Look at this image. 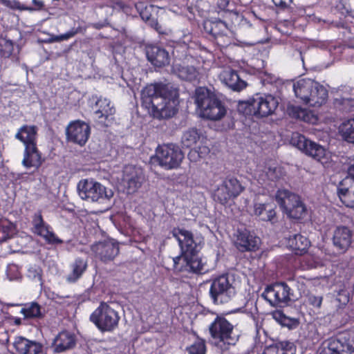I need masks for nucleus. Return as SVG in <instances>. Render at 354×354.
I'll use <instances>...</instances> for the list:
<instances>
[{
  "label": "nucleus",
  "mask_w": 354,
  "mask_h": 354,
  "mask_svg": "<svg viewBox=\"0 0 354 354\" xmlns=\"http://www.w3.org/2000/svg\"><path fill=\"white\" fill-rule=\"evenodd\" d=\"M171 92L161 83L147 84L141 92L142 106L153 118H169L176 113L171 102Z\"/></svg>",
  "instance_id": "obj_1"
},
{
  "label": "nucleus",
  "mask_w": 354,
  "mask_h": 354,
  "mask_svg": "<svg viewBox=\"0 0 354 354\" xmlns=\"http://www.w3.org/2000/svg\"><path fill=\"white\" fill-rule=\"evenodd\" d=\"M195 103L202 118L209 120H218L227 112L222 101L214 92L206 87H198L195 91Z\"/></svg>",
  "instance_id": "obj_2"
},
{
  "label": "nucleus",
  "mask_w": 354,
  "mask_h": 354,
  "mask_svg": "<svg viewBox=\"0 0 354 354\" xmlns=\"http://www.w3.org/2000/svg\"><path fill=\"white\" fill-rule=\"evenodd\" d=\"M278 104L277 100L271 95L261 96L256 94L248 100L239 102L237 110L243 115L261 118L272 115Z\"/></svg>",
  "instance_id": "obj_3"
},
{
  "label": "nucleus",
  "mask_w": 354,
  "mask_h": 354,
  "mask_svg": "<svg viewBox=\"0 0 354 354\" xmlns=\"http://www.w3.org/2000/svg\"><path fill=\"white\" fill-rule=\"evenodd\" d=\"M275 200L283 212L290 218L304 219L308 214L306 205L297 194L287 189H278L275 194Z\"/></svg>",
  "instance_id": "obj_4"
},
{
  "label": "nucleus",
  "mask_w": 354,
  "mask_h": 354,
  "mask_svg": "<svg viewBox=\"0 0 354 354\" xmlns=\"http://www.w3.org/2000/svg\"><path fill=\"white\" fill-rule=\"evenodd\" d=\"M120 317L111 303L101 301L99 306L90 315V321L101 332H112L119 324Z\"/></svg>",
  "instance_id": "obj_5"
},
{
  "label": "nucleus",
  "mask_w": 354,
  "mask_h": 354,
  "mask_svg": "<svg viewBox=\"0 0 354 354\" xmlns=\"http://www.w3.org/2000/svg\"><path fill=\"white\" fill-rule=\"evenodd\" d=\"M184 154L180 148L174 144L158 145L154 156H151L150 163H158L165 169H174L180 167Z\"/></svg>",
  "instance_id": "obj_6"
},
{
  "label": "nucleus",
  "mask_w": 354,
  "mask_h": 354,
  "mask_svg": "<svg viewBox=\"0 0 354 354\" xmlns=\"http://www.w3.org/2000/svg\"><path fill=\"white\" fill-rule=\"evenodd\" d=\"M78 194L83 200L88 202L104 203L113 196L111 189H107L105 186L93 179H82L77 185Z\"/></svg>",
  "instance_id": "obj_7"
},
{
  "label": "nucleus",
  "mask_w": 354,
  "mask_h": 354,
  "mask_svg": "<svg viewBox=\"0 0 354 354\" xmlns=\"http://www.w3.org/2000/svg\"><path fill=\"white\" fill-rule=\"evenodd\" d=\"M209 295L214 304H223L230 301L236 295L233 281L227 274H222L212 280Z\"/></svg>",
  "instance_id": "obj_8"
},
{
  "label": "nucleus",
  "mask_w": 354,
  "mask_h": 354,
  "mask_svg": "<svg viewBox=\"0 0 354 354\" xmlns=\"http://www.w3.org/2000/svg\"><path fill=\"white\" fill-rule=\"evenodd\" d=\"M209 331L211 337L224 344L235 345L239 335L234 330V326L225 318L217 317L209 325Z\"/></svg>",
  "instance_id": "obj_9"
},
{
  "label": "nucleus",
  "mask_w": 354,
  "mask_h": 354,
  "mask_svg": "<svg viewBox=\"0 0 354 354\" xmlns=\"http://www.w3.org/2000/svg\"><path fill=\"white\" fill-rule=\"evenodd\" d=\"M290 143L306 155L311 156L317 161H322L326 156V150L322 145L308 139L299 133H292Z\"/></svg>",
  "instance_id": "obj_10"
},
{
  "label": "nucleus",
  "mask_w": 354,
  "mask_h": 354,
  "mask_svg": "<svg viewBox=\"0 0 354 354\" xmlns=\"http://www.w3.org/2000/svg\"><path fill=\"white\" fill-rule=\"evenodd\" d=\"M291 289L286 283H275L266 288L261 296L272 306L286 305L291 300Z\"/></svg>",
  "instance_id": "obj_11"
},
{
  "label": "nucleus",
  "mask_w": 354,
  "mask_h": 354,
  "mask_svg": "<svg viewBox=\"0 0 354 354\" xmlns=\"http://www.w3.org/2000/svg\"><path fill=\"white\" fill-rule=\"evenodd\" d=\"M90 135L91 127L88 123L80 120L71 121L66 129L67 140L80 147L86 145Z\"/></svg>",
  "instance_id": "obj_12"
},
{
  "label": "nucleus",
  "mask_w": 354,
  "mask_h": 354,
  "mask_svg": "<svg viewBox=\"0 0 354 354\" xmlns=\"http://www.w3.org/2000/svg\"><path fill=\"white\" fill-rule=\"evenodd\" d=\"M93 256L104 263L113 261L119 254L118 243L112 239L98 241L91 246Z\"/></svg>",
  "instance_id": "obj_13"
},
{
  "label": "nucleus",
  "mask_w": 354,
  "mask_h": 354,
  "mask_svg": "<svg viewBox=\"0 0 354 354\" xmlns=\"http://www.w3.org/2000/svg\"><path fill=\"white\" fill-rule=\"evenodd\" d=\"M260 244V238L245 228H239L234 234V245L241 252H254Z\"/></svg>",
  "instance_id": "obj_14"
},
{
  "label": "nucleus",
  "mask_w": 354,
  "mask_h": 354,
  "mask_svg": "<svg viewBox=\"0 0 354 354\" xmlns=\"http://www.w3.org/2000/svg\"><path fill=\"white\" fill-rule=\"evenodd\" d=\"M172 234L179 243L182 254L198 252L201 250L203 242L201 237H194L191 232L180 228L174 229Z\"/></svg>",
  "instance_id": "obj_15"
},
{
  "label": "nucleus",
  "mask_w": 354,
  "mask_h": 354,
  "mask_svg": "<svg viewBox=\"0 0 354 354\" xmlns=\"http://www.w3.org/2000/svg\"><path fill=\"white\" fill-rule=\"evenodd\" d=\"M174 268L194 273H201L205 270V264L198 255V252L182 254L173 259Z\"/></svg>",
  "instance_id": "obj_16"
},
{
  "label": "nucleus",
  "mask_w": 354,
  "mask_h": 354,
  "mask_svg": "<svg viewBox=\"0 0 354 354\" xmlns=\"http://www.w3.org/2000/svg\"><path fill=\"white\" fill-rule=\"evenodd\" d=\"M252 354H294L293 343L288 341L277 342L263 348V342L256 339L252 348Z\"/></svg>",
  "instance_id": "obj_17"
},
{
  "label": "nucleus",
  "mask_w": 354,
  "mask_h": 354,
  "mask_svg": "<svg viewBox=\"0 0 354 354\" xmlns=\"http://www.w3.org/2000/svg\"><path fill=\"white\" fill-rule=\"evenodd\" d=\"M142 172L135 167H126L123 171L122 184L129 194H133L141 187Z\"/></svg>",
  "instance_id": "obj_18"
},
{
  "label": "nucleus",
  "mask_w": 354,
  "mask_h": 354,
  "mask_svg": "<svg viewBox=\"0 0 354 354\" xmlns=\"http://www.w3.org/2000/svg\"><path fill=\"white\" fill-rule=\"evenodd\" d=\"M194 61L193 57H186L181 63L173 64L172 71L181 80L188 82L195 81L198 79L199 71L192 64Z\"/></svg>",
  "instance_id": "obj_19"
},
{
  "label": "nucleus",
  "mask_w": 354,
  "mask_h": 354,
  "mask_svg": "<svg viewBox=\"0 0 354 354\" xmlns=\"http://www.w3.org/2000/svg\"><path fill=\"white\" fill-rule=\"evenodd\" d=\"M319 354H354V345L341 338H331L324 344Z\"/></svg>",
  "instance_id": "obj_20"
},
{
  "label": "nucleus",
  "mask_w": 354,
  "mask_h": 354,
  "mask_svg": "<svg viewBox=\"0 0 354 354\" xmlns=\"http://www.w3.org/2000/svg\"><path fill=\"white\" fill-rule=\"evenodd\" d=\"M135 7L141 19L146 24L156 31L160 30L161 27L158 24L157 10L153 5L140 1L135 4Z\"/></svg>",
  "instance_id": "obj_21"
},
{
  "label": "nucleus",
  "mask_w": 354,
  "mask_h": 354,
  "mask_svg": "<svg viewBox=\"0 0 354 354\" xmlns=\"http://www.w3.org/2000/svg\"><path fill=\"white\" fill-rule=\"evenodd\" d=\"M13 346L19 354H41L44 348L41 342L22 336L15 338Z\"/></svg>",
  "instance_id": "obj_22"
},
{
  "label": "nucleus",
  "mask_w": 354,
  "mask_h": 354,
  "mask_svg": "<svg viewBox=\"0 0 354 354\" xmlns=\"http://www.w3.org/2000/svg\"><path fill=\"white\" fill-rule=\"evenodd\" d=\"M44 158L37 145L24 147L22 165L27 168L35 167L38 169L44 163Z\"/></svg>",
  "instance_id": "obj_23"
},
{
  "label": "nucleus",
  "mask_w": 354,
  "mask_h": 354,
  "mask_svg": "<svg viewBox=\"0 0 354 354\" xmlns=\"http://www.w3.org/2000/svg\"><path fill=\"white\" fill-rule=\"evenodd\" d=\"M146 54L148 60L156 67H162L169 64V53L158 46H147Z\"/></svg>",
  "instance_id": "obj_24"
},
{
  "label": "nucleus",
  "mask_w": 354,
  "mask_h": 354,
  "mask_svg": "<svg viewBox=\"0 0 354 354\" xmlns=\"http://www.w3.org/2000/svg\"><path fill=\"white\" fill-rule=\"evenodd\" d=\"M76 344V339L74 334L64 330L57 334L53 339L52 347L56 353H62L73 348Z\"/></svg>",
  "instance_id": "obj_25"
},
{
  "label": "nucleus",
  "mask_w": 354,
  "mask_h": 354,
  "mask_svg": "<svg viewBox=\"0 0 354 354\" xmlns=\"http://www.w3.org/2000/svg\"><path fill=\"white\" fill-rule=\"evenodd\" d=\"M337 193L342 203L346 207H354V178L344 179L339 183Z\"/></svg>",
  "instance_id": "obj_26"
},
{
  "label": "nucleus",
  "mask_w": 354,
  "mask_h": 354,
  "mask_svg": "<svg viewBox=\"0 0 354 354\" xmlns=\"http://www.w3.org/2000/svg\"><path fill=\"white\" fill-rule=\"evenodd\" d=\"M315 85V81L310 79H301L293 84V90L295 96L304 104L308 105L311 92L313 91V86Z\"/></svg>",
  "instance_id": "obj_27"
},
{
  "label": "nucleus",
  "mask_w": 354,
  "mask_h": 354,
  "mask_svg": "<svg viewBox=\"0 0 354 354\" xmlns=\"http://www.w3.org/2000/svg\"><path fill=\"white\" fill-rule=\"evenodd\" d=\"M220 77L226 86L235 91H240L247 86L246 82L242 80L240 74L235 70H224Z\"/></svg>",
  "instance_id": "obj_28"
},
{
  "label": "nucleus",
  "mask_w": 354,
  "mask_h": 354,
  "mask_svg": "<svg viewBox=\"0 0 354 354\" xmlns=\"http://www.w3.org/2000/svg\"><path fill=\"white\" fill-rule=\"evenodd\" d=\"M333 244L341 252H345L352 242V232L346 227H338L334 232Z\"/></svg>",
  "instance_id": "obj_29"
},
{
  "label": "nucleus",
  "mask_w": 354,
  "mask_h": 354,
  "mask_svg": "<svg viewBox=\"0 0 354 354\" xmlns=\"http://www.w3.org/2000/svg\"><path fill=\"white\" fill-rule=\"evenodd\" d=\"M37 127L35 125L24 124L15 134V138L24 147L37 145Z\"/></svg>",
  "instance_id": "obj_30"
},
{
  "label": "nucleus",
  "mask_w": 354,
  "mask_h": 354,
  "mask_svg": "<svg viewBox=\"0 0 354 354\" xmlns=\"http://www.w3.org/2000/svg\"><path fill=\"white\" fill-rule=\"evenodd\" d=\"M32 232L41 237H42L47 243L50 244L62 243V241L58 239L50 227L46 223H35L32 227Z\"/></svg>",
  "instance_id": "obj_31"
},
{
  "label": "nucleus",
  "mask_w": 354,
  "mask_h": 354,
  "mask_svg": "<svg viewBox=\"0 0 354 354\" xmlns=\"http://www.w3.org/2000/svg\"><path fill=\"white\" fill-rule=\"evenodd\" d=\"M203 29L205 32L208 34L212 39L220 34H223V32H228L229 30L226 23L219 19L205 20Z\"/></svg>",
  "instance_id": "obj_32"
},
{
  "label": "nucleus",
  "mask_w": 354,
  "mask_h": 354,
  "mask_svg": "<svg viewBox=\"0 0 354 354\" xmlns=\"http://www.w3.org/2000/svg\"><path fill=\"white\" fill-rule=\"evenodd\" d=\"M313 86V91H312V95L309 100L308 105L314 107H319L324 104L328 97V90L319 82H315V85Z\"/></svg>",
  "instance_id": "obj_33"
},
{
  "label": "nucleus",
  "mask_w": 354,
  "mask_h": 354,
  "mask_svg": "<svg viewBox=\"0 0 354 354\" xmlns=\"http://www.w3.org/2000/svg\"><path fill=\"white\" fill-rule=\"evenodd\" d=\"M277 207L274 204L256 203L254 214L259 216L261 221H272L276 216Z\"/></svg>",
  "instance_id": "obj_34"
},
{
  "label": "nucleus",
  "mask_w": 354,
  "mask_h": 354,
  "mask_svg": "<svg viewBox=\"0 0 354 354\" xmlns=\"http://www.w3.org/2000/svg\"><path fill=\"white\" fill-rule=\"evenodd\" d=\"M21 313L26 319H41L45 315L43 308L35 301L24 304Z\"/></svg>",
  "instance_id": "obj_35"
},
{
  "label": "nucleus",
  "mask_w": 354,
  "mask_h": 354,
  "mask_svg": "<svg viewBox=\"0 0 354 354\" xmlns=\"http://www.w3.org/2000/svg\"><path fill=\"white\" fill-rule=\"evenodd\" d=\"M71 272L67 277L69 282H75L80 279L87 268V261L81 258H77L71 265Z\"/></svg>",
  "instance_id": "obj_36"
},
{
  "label": "nucleus",
  "mask_w": 354,
  "mask_h": 354,
  "mask_svg": "<svg viewBox=\"0 0 354 354\" xmlns=\"http://www.w3.org/2000/svg\"><path fill=\"white\" fill-rule=\"evenodd\" d=\"M97 105H99V109L95 111V114L97 115L99 122L103 124L104 127H108L109 124L106 122L109 116L115 113V109L110 106L109 102L106 100L100 102V103L97 102Z\"/></svg>",
  "instance_id": "obj_37"
},
{
  "label": "nucleus",
  "mask_w": 354,
  "mask_h": 354,
  "mask_svg": "<svg viewBox=\"0 0 354 354\" xmlns=\"http://www.w3.org/2000/svg\"><path fill=\"white\" fill-rule=\"evenodd\" d=\"M201 134L196 128H190L185 131L181 138V143L184 148H193L200 139Z\"/></svg>",
  "instance_id": "obj_38"
},
{
  "label": "nucleus",
  "mask_w": 354,
  "mask_h": 354,
  "mask_svg": "<svg viewBox=\"0 0 354 354\" xmlns=\"http://www.w3.org/2000/svg\"><path fill=\"white\" fill-rule=\"evenodd\" d=\"M310 245V242L309 240L301 234L295 235L294 238L290 241V246L296 254H303L306 252Z\"/></svg>",
  "instance_id": "obj_39"
},
{
  "label": "nucleus",
  "mask_w": 354,
  "mask_h": 354,
  "mask_svg": "<svg viewBox=\"0 0 354 354\" xmlns=\"http://www.w3.org/2000/svg\"><path fill=\"white\" fill-rule=\"evenodd\" d=\"M332 24L339 28L342 29L341 33L343 35V39L345 40L354 39V25L352 23H348L345 19L339 21L333 22Z\"/></svg>",
  "instance_id": "obj_40"
},
{
  "label": "nucleus",
  "mask_w": 354,
  "mask_h": 354,
  "mask_svg": "<svg viewBox=\"0 0 354 354\" xmlns=\"http://www.w3.org/2000/svg\"><path fill=\"white\" fill-rule=\"evenodd\" d=\"M222 185L234 198L237 197L244 189L240 182L234 177L225 178Z\"/></svg>",
  "instance_id": "obj_41"
},
{
  "label": "nucleus",
  "mask_w": 354,
  "mask_h": 354,
  "mask_svg": "<svg viewBox=\"0 0 354 354\" xmlns=\"http://www.w3.org/2000/svg\"><path fill=\"white\" fill-rule=\"evenodd\" d=\"M87 29L86 26H78L77 28H72L70 30L66 32L64 34H62L59 35H53L50 39V42H60L62 41H66L78 33L84 34Z\"/></svg>",
  "instance_id": "obj_42"
},
{
  "label": "nucleus",
  "mask_w": 354,
  "mask_h": 354,
  "mask_svg": "<svg viewBox=\"0 0 354 354\" xmlns=\"http://www.w3.org/2000/svg\"><path fill=\"white\" fill-rule=\"evenodd\" d=\"M339 131L345 140L354 143V118L343 122L339 127Z\"/></svg>",
  "instance_id": "obj_43"
},
{
  "label": "nucleus",
  "mask_w": 354,
  "mask_h": 354,
  "mask_svg": "<svg viewBox=\"0 0 354 354\" xmlns=\"http://www.w3.org/2000/svg\"><path fill=\"white\" fill-rule=\"evenodd\" d=\"M210 152L209 148L207 146L201 145L194 147L188 153V157L191 161L196 162L200 158L206 157Z\"/></svg>",
  "instance_id": "obj_44"
},
{
  "label": "nucleus",
  "mask_w": 354,
  "mask_h": 354,
  "mask_svg": "<svg viewBox=\"0 0 354 354\" xmlns=\"http://www.w3.org/2000/svg\"><path fill=\"white\" fill-rule=\"evenodd\" d=\"M214 200L222 205L227 204L230 199L234 198L221 184L214 193Z\"/></svg>",
  "instance_id": "obj_45"
},
{
  "label": "nucleus",
  "mask_w": 354,
  "mask_h": 354,
  "mask_svg": "<svg viewBox=\"0 0 354 354\" xmlns=\"http://www.w3.org/2000/svg\"><path fill=\"white\" fill-rule=\"evenodd\" d=\"M32 6L22 4L18 1H14L15 8L19 10L26 11H40L44 10L45 4L42 0H32Z\"/></svg>",
  "instance_id": "obj_46"
},
{
  "label": "nucleus",
  "mask_w": 354,
  "mask_h": 354,
  "mask_svg": "<svg viewBox=\"0 0 354 354\" xmlns=\"http://www.w3.org/2000/svg\"><path fill=\"white\" fill-rule=\"evenodd\" d=\"M354 100L351 98H335L333 104L335 108L344 112H350L352 111L351 107L353 106Z\"/></svg>",
  "instance_id": "obj_47"
},
{
  "label": "nucleus",
  "mask_w": 354,
  "mask_h": 354,
  "mask_svg": "<svg viewBox=\"0 0 354 354\" xmlns=\"http://www.w3.org/2000/svg\"><path fill=\"white\" fill-rule=\"evenodd\" d=\"M323 297L312 292L308 293L304 298V304L313 308H319L322 306Z\"/></svg>",
  "instance_id": "obj_48"
},
{
  "label": "nucleus",
  "mask_w": 354,
  "mask_h": 354,
  "mask_svg": "<svg viewBox=\"0 0 354 354\" xmlns=\"http://www.w3.org/2000/svg\"><path fill=\"white\" fill-rule=\"evenodd\" d=\"M17 229L14 223H6V225L0 226V233L2 236H0V241H6L8 238L12 236L16 233Z\"/></svg>",
  "instance_id": "obj_49"
},
{
  "label": "nucleus",
  "mask_w": 354,
  "mask_h": 354,
  "mask_svg": "<svg viewBox=\"0 0 354 354\" xmlns=\"http://www.w3.org/2000/svg\"><path fill=\"white\" fill-rule=\"evenodd\" d=\"M189 354H205L206 346L205 341L198 339L190 346L187 348Z\"/></svg>",
  "instance_id": "obj_50"
},
{
  "label": "nucleus",
  "mask_w": 354,
  "mask_h": 354,
  "mask_svg": "<svg viewBox=\"0 0 354 354\" xmlns=\"http://www.w3.org/2000/svg\"><path fill=\"white\" fill-rule=\"evenodd\" d=\"M338 8L354 18V0H339Z\"/></svg>",
  "instance_id": "obj_51"
},
{
  "label": "nucleus",
  "mask_w": 354,
  "mask_h": 354,
  "mask_svg": "<svg viewBox=\"0 0 354 354\" xmlns=\"http://www.w3.org/2000/svg\"><path fill=\"white\" fill-rule=\"evenodd\" d=\"M215 44L221 48H226L231 44L230 37L227 35V32H223L213 38Z\"/></svg>",
  "instance_id": "obj_52"
},
{
  "label": "nucleus",
  "mask_w": 354,
  "mask_h": 354,
  "mask_svg": "<svg viewBox=\"0 0 354 354\" xmlns=\"http://www.w3.org/2000/svg\"><path fill=\"white\" fill-rule=\"evenodd\" d=\"M350 299L349 293L346 290H341L338 292L335 301L337 303V306L341 308L346 306Z\"/></svg>",
  "instance_id": "obj_53"
},
{
  "label": "nucleus",
  "mask_w": 354,
  "mask_h": 354,
  "mask_svg": "<svg viewBox=\"0 0 354 354\" xmlns=\"http://www.w3.org/2000/svg\"><path fill=\"white\" fill-rule=\"evenodd\" d=\"M42 276V270L38 266H33L28 270V277L35 281H41Z\"/></svg>",
  "instance_id": "obj_54"
},
{
  "label": "nucleus",
  "mask_w": 354,
  "mask_h": 354,
  "mask_svg": "<svg viewBox=\"0 0 354 354\" xmlns=\"http://www.w3.org/2000/svg\"><path fill=\"white\" fill-rule=\"evenodd\" d=\"M229 15L231 19L232 24L234 26L243 25L248 23L247 19L243 17V15L236 11H232L229 13Z\"/></svg>",
  "instance_id": "obj_55"
},
{
  "label": "nucleus",
  "mask_w": 354,
  "mask_h": 354,
  "mask_svg": "<svg viewBox=\"0 0 354 354\" xmlns=\"http://www.w3.org/2000/svg\"><path fill=\"white\" fill-rule=\"evenodd\" d=\"M305 20H306V17L304 15H301L299 17H297L295 14H292L290 20H284V21L282 22L281 24H283L284 26H290L296 27L297 21H304Z\"/></svg>",
  "instance_id": "obj_56"
},
{
  "label": "nucleus",
  "mask_w": 354,
  "mask_h": 354,
  "mask_svg": "<svg viewBox=\"0 0 354 354\" xmlns=\"http://www.w3.org/2000/svg\"><path fill=\"white\" fill-rule=\"evenodd\" d=\"M292 1L293 0H272V2L275 6L281 10L288 8Z\"/></svg>",
  "instance_id": "obj_57"
},
{
  "label": "nucleus",
  "mask_w": 354,
  "mask_h": 354,
  "mask_svg": "<svg viewBox=\"0 0 354 354\" xmlns=\"http://www.w3.org/2000/svg\"><path fill=\"white\" fill-rule=\"evenodd\" d=\"M295 113H297L295 115L297 118H301L304 121H308L307 118L308 117V113L306 109L297 107L295 108Z\"/></svg>",
  "instance_id": "obj_58"
},
{
  "label": "nucleus",
  "mask_w": 354,
  "mask_h": 354,
  "mask_svg": "<svg viewBox=\"0 0 354 354\" xmlns=\"http://www.w3.org/2000/svg\"><path fill=\"white\" fill-rule=\"evenodd\" d=\"M228 5H229L228 0H218V1H217L218 8L221 10H227V8Z\"/></svg>",
  "instance_id": "obj_59"
},
{
  "label": "nucleus",
  "mask_w": 354,
  "mask_h": 354,
  "mask_svg": "<svg viewBox=\"0 0 354 354\" xmlns=\"http://www.w3.org/2000/svg\"><path fill=\"white\" fill-rule=\"evenodd\" d=\"M0 2L8 8L16 9L14 1L12 3L10 0H0Z\"/></svg>",
  "instance_id": "obj_60"
},
{
  "label": "nucleus",
  "mask_w": 354,
  "mask_h": 354,
  "mask_svg": "<svg viewBox=\"0 0 354 354\" xmlns=\"http://www.w3.org/2000/svg\"><path fill=\"white\" fill-rule=\"evenodd\" d=\"M35 221H44L41 212L40 211L35 213Z\"/></svg>",
  "instance_id": "obj_61"
},
{
  "label": "nucleus",
  "mask_w": 354,
  "mask_h": 354,
  "mask_svg": "<svg viewBox=\"0 0 354 354\" xmlns=\"http://www.w3.org/2000/svg\"><path fill=\"white\" fill-rule=\"evenodd\" d=\"M348 173L353 178H354V165H352L348 167Z\"/></svg>",
  "instance_id": "obj_62"
},
{
  "label": "nucleus",
  "mask_w": 354,
  "mask_h": 354,
  "mask_svg": "<svg viewBox=\"0 0 354 354\" xmlns=\"http://www.w3.org/2000/svg\"><path fill=\"white\" fill-rule=\"evenodd\" d=\"M279 316V317H281L283 316L282 313L280 312H277L274 313V317L277 318V317Z\"/></svg>",
  "instance_id": "obj_63"
},
{
  "label": "nucleus",
  "mask_w": 354,
  "mask_h": 354,
  "mask_svg": "<svg viewBox=\"0 0 354 354\" xmlns=\"http://www.w3.org/2000/svg\"><path fill=\"white\" fill-rule=\"evenodd\" d=\"M93 27L97 28V29H100L101 28V26L100 25H98V24H94Z\"/></svg>",
  "instance_id": "obj_64"
}]
</instances>
